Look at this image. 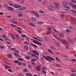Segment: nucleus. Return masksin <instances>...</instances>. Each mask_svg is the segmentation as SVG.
<instances>
[{
  "instance_id": "1",
  "label": "nucleus",
  "mask_w": 76,
  "mask_h": 76,
  "mask_svg": "<svg viewBox=\"0 0 76 76\" xmlns=\"http://www.w3.org/2000/svg\"><path fill=\"white\" fill-rule=\"evenodd\" d=\"M43 57H44V58H45L47 60H48V61H51V60H53V61H55V60L54 59V58H52L51 57L49 56H47V57L46 56H43Z\"/></svg>"
},
{
  "instance_id": "2",
  "label": "nucleus",
  "mask_w": 76,
  "mask_h": 76,
  "mask_svg": "<svg viewBox=\"0 0 76 76\" xmlns=\"http://www.w3.org/2000/svg\"><path fill=\"white\" fill-rule=\"evenodd\" d=\"M6 8L7 10H11V11H13V10H14V9H13V8L10 7L8 6Z\"/></svg>"
},
{
  "instance_id": "3",
  "label": "nucleus",
  "mask_w": 76,
  "mask_h": 76,
  "mask_svg": "<svg viewBox=\"0 0 76 76\" xmlns=\"http://www.w3.org/2000/svg\"><path fill=\"white\" fill-rule=\"evenodd\" d=\"M2 38H4L6 40H9V38L7 37L6 36V35H5L3 34L2 36Z\"/></svg>"
},
{
  "instance_id": "4",
  "label": "nucleus",
  "mask_w": 76,
  "mask_h": 76,
  "mask_svg": "<svg viewBox=\"0 0 76 76\" xmlns=\"http://www.w3.org/2000/svg\"><path fill=\"white\" fill-rule=\"evenodd\" d=\"M34 15L35 16L37 17V18H39V15L38 14V12H35L34 14Z\"/></svg>"
},
{
  "instance_id": "5",
  "label": "nucleus",
  "mask_w": 76,
  "mask_h": 76,
  "mask_svg": "<svg viewBox=\"0 0 76 76\" xmlns=\"http://www.w3.org/2000/svg\"><path fill=\"white\" fill-rule=\"evenodd\" d=\"M41 68L40 66H38L37 67L36 69V70H37V71H40V70H41Z\"/></svg>"
},
{
  "instance_id": "6",
  "label": "nucleus",
  "mask_w": 76,
  "mask_h": 76,
  "mask_svg": "<svg viewBox=\"0 0 76 76\" xmlns=\"http://www.w3.org/2000/svg\"><path fill=\"white\" fill-rule=\"evenodd\" d=\"M14 7H15V8H20L21 7V6L20 5H14Z\"/></svg>"
},
{
  "instance_id": "7",
  "label": "nucleus",
  "mask_w": 76,
  "mask_h": 76,
  "mask_svg": "<svg viewBox=\"0 0 76 76\" xmlns=\"http://www.w3.org/2000/svg\"><path fill=\"white\" fill-rule=\"evenodd\" d=\"M62 4L64 5V6H67V5H68L66 1H63L62 2Z\"/></svg>"
},
{
  "instance_id": "8",
  "label": "nucleus",
  "mask_w": 76,
  "mask_h": 76,
  "mask_svg": "<svg viewBox=\"0 0 76 76\" xmlns=\"http://www.w3.org/2000/svg\"><path fill=\"white\" fill-rule=\"evenodd\" d=\"M48 3V1H45L42 2V4L43 5H45V4H47Z\"/></svg>"
},
{
  "instance_id": "9",
  "label": "nucleus",
  "mask_w": 76,
  "mask_h": 76,
  "mask_svg": "<svg viewBox=\"0 0 76 76\" xmlns=\"http://www.w3.org/2000/svg\"><path fill=\"white\" fill-rule=\"evenodd\" d=\"M32 53H34V54H35L36 55H37V56L39 55V53H38V52H37L36 50L32 51Z\"/></svg>"
},
{
  "instance_id": "10",
  "label": "nucleus",
  "mask_w": 76,
  "mask_h": 76,
  "mask_svg": "<svg viewBox=\"0 0 76 76\" xmlns=\"http://www.w3.org/2000/svg\"><path fill=\"white\" fill-rule=\"evenodd\" d=\"M7 57H8V58H12V57L13 56L11 54H8L7 55Z\"/></svg>"
},
{
  "instance_id": "11",
  "label": "nucleus",
  "mask_w": 76,
  "mask_h": 76,
  "mask_svg": "<svg viewBox=\"0 0 76 76\" xmlns=\"http://www.w3.org/2000/svg\"><path fill=\"white\" fill-rule=\"evenodd\" d=\"M50 48L51 50H56V49L54 46H51L50 47Z\"/></svg>"
},
{
  "instance_id": "12",
  "label": "nucleus",
  "mask_w": 76,
  "mask_h": 76,
  "mask_svg": "<svg viewBox=\"0 0 76 76\" xmlns=\"http://www.w3.org/2000/svg\"><path fill=\"white\" fill-rule=\"evenodd\" d=\"M61 42L63 43V44H65V45H66L67 44V43L66 42V41L65 40H61Z\"/></svg>"
},
{
  "instance_id": "13",
  "label": "nucleus",
  "mask_w": 76,
  "mask_h": 76,
  "mask_svg": "<svg viewBox=\"0 0 76 76\" xmlns=\"http://www.w3.org/2000/svg\"><path fill=\"white\" fill-rule=\"evenodd\" d=\"M53 37H54L55 38H56V39H60V38L58 37H57V36L55 35H53Z\"/></svg>"
},
{
  "instance_id": "14",
  "label": "nucleus",
  "mask_w": 76,
  "mask_h": 76,
  "mask_svg": "<svg viewBox=\"0 0 76 76\" xmlns=\"http://www.w3.org/2000/svg\"><path fill=\"white\" fill-rule=\"evenodd\" d=\"M33 41L34 43H35V44H37V43H38V42H39L38 41L35 40H33Z\"/></svg>"
},
{
  "instance_id": "15",
  "label": "nucleus",
  "mask_w": 76,
  "mask_h": 76,
  "mask_svg": "<svg viewBox=\"0 0 76 76\" xmlns=\"http://www.w3.org/2000/svg\"><path fill=\"white\" fill-rule=\"evenodd\" d=\"M31 19L32 20V21H34V22H36V19L35 18H31Z\"/></svg>"
},
{
  "instance_id": "16",
  "label": "nucleus",
  "mask_w": 76,
  "mask_h": 76,
  "mask_svg": "<svg viewBox=\"0 0 76 76\" xmlns=\"http://www.w3.org/2000/svg\"><path fill=\"white\" fill-rule=\"evenodd\" d=\"M26 59H27V60H29L30 59V57L28 56H25Z\"/></svg>"
},
{
  "instance_id": "17",
  "label": "nucleus",
  "mask_w": 76,
  "mask_h": 76,
  "mask_svg": "<svg viewBox=\"0 0 76 76\" xmlns=\"http://www.w3.org/2000/svg\"><path fill=\"white\" fill-rule=\"evenodd\" d=\"M26 7H23L20 10H26Z\"/></svg>"
},
{
  "instance_id": "18",
  "label": "nucleus",
  "mask_w": 76,
  "mask_h": 76,
  "mask_svg": "<svg viewBox=\"0 0 76 76\" xmlns=\"http://www.w3.org/2000/svg\"><path fill=\"white\" fill-rule=\"evenodd\" d=\"M24 48H25V49H26V50H28V46H24Z\"/></svg>"
},
{
  "instance_id": "19",
  "label": "nucleus",
  "mask_w": 76,
  "mask_h": 76,
  "mask_svg": "<svg viewBox=\"0 0 76 76\" xmlns=\"http://www.w3.org/2000/svg\"><path fill=\"white\" fill-rule=\"evenodd\" d=\"M5 69H8V68H10V69H11V67L9 66H7L5 67Z\"/></svg>"
},
{
  "instance_id": "20",
  "label": "nucleus",
  "mask_w": 76,
  "mask_h": 76,
  "mask_svg": "<svg viewBox=\"0 0 76 76\" xmlns=\"http://www.w3.org/2000/svg\"><path fill=\"white\" fill-rule=\"evenodd\" d=\"M16 37L18 39H19L20 38V36H19V35L18 34H17L16 35Z\"/></svg>"
},
{
  "instance_id": "21",
  "label": "nucleus",
  "mask_w": 76,
  "mask_h": 76,
  "mask_svg": "<svg viewBox=\"0 0 76 76\" xmlns=\"http://www.w3.org/2000/svg\"><path fill=\"white\" fill-rule=\"evenodd\" d=\"M48 10H50V11H53V10H53V9L49 7H48Z\"/></svg>"
},
{
  "instance_id": "22",
  "label": "nucleus",
  "mask_w": 76,
  "mask_h": 76,
  "mask_svg": "<svg viewBox=\"0 0 76 76\" xmlns=\"http://www.w3.org/2000/svg\"><path fill=\"white\" fill-rule=\"evenodd\" d=\"M26 76H32V74H31L30 73H26Z\"/></svg>"
},
{
  "instance_id": "23",
  "label": "nucleus",
  "mask_w": 76,
  "mask_h": 76,
  "mask_svg": "<svg viewBox=\"0 0 76 76\" xmlns=\"http://www.w3.org/2000/svg\"><path fill=\"white\" fill-rule=\"evenodd\" d=\"M54 5H56V6H58L60 5V4L58 3H56L54 4Z\"/></svg>"
},
{
  "instance_id": "24",
  "label": "nucleus",
  "mask_w": 76,
  "mask_h": 76,
  "mask_svg": "<svg viewBox=\"0 0 76 76\" xmlns=\"http://www.w3.org/2000/svg\"><path fill=\"white\" fill-rule=\"evenodd\" d=\"M10 50H12V51H14V50H16V48H11Z\"/></svg>"
},
{
  "instance_id": "25",
  "label": "nucleus",
  "mask_w": 76,
  "mask_h": 76,
  "mask_svg": "<svg viewBox=\"0 0 76 76\" xmlns=\"http://www.w3.org/2000/svg\"><path fill=\"white\" fill-rule=\"evenodd\" d=\"M64 15L62 14H61V19H63V18L64 17Z\"/></svg>"
},
{
  "instance_id": "26",
  "label": "nucleus",
  "mask_w": 76,
  "mask_h": 76,
  "mask_svg": "<svg viewBox=\"0 0 76 76\" xmlns=\"http://www.w3.org/2000/svg\"><path fill=\"white\" fill-rule=\"evenodd\" d=\"M65 8H66V9H71V8L70 7H69L66 6L64 7Z\"/></svg>"
},
{
  "instance_id": "27",
  "label": "nucleus",
  "mask_w": 76,
  "mask_h": 76,
  "mask_svg": "<svg viewBox=\"0 0 76 76\" xmlns=\"http://www.w3.org/2000/svg\"><path fill=\"white\" fill-rule=\"evenodd\" d=\"M31 45H33V46H34V47H36V48H38V46L35 45H34L32 43H31Z\"/></svg>"
},
{
  "instance_id": "28",
  "label": "nucleus",
  "mask_w": 76,
  "mask_h": 76,
  "mask_svg": "<svg viewBox=\"0 0 76 76\" xmlns=\"http://www.w3.org/2000/svg\"><path fill=\"white\" fill-rule=\"evenodd\" d=\"M29 24L31 26H34V27H35V26L34 25V24H33V23H29Z\"/></svg>"
},
{
  "instance_id": "29",
  "label": "nucleus",
  "mask_w": 76,
  "mask_h": 76,
  "mask_svg": "<svg viewBox=\"0 0 76 76\" xmlns=\"http://www.w3.org/2000/svg\"><path fill=\"white\" fill-rule=\"evenodd\" d=\"M10 35H11L12 36L11 37V38H12V39H15V37H14V36H13V35H12V34H10Z\"/></svg>"
},
{
  "instance_id": "30",
  "label": "nucleus",
  "mask_w": 76,
  "mask_h": 76,
  "mask_svg": "<svg viewBox=\"0 0 76 76\" xmlns=\"http://www.w3.org/2000/svg\"><path fill=\"white\" fill-rule=\"evenodd\" d=\"M30 12L31 13H32V14H34V15L35 13V12L34 11H30Z\"/></svg>"
},
{
  "instance_id": "31",
  "label": "nucleus",
  "mask_w": 76,
  "mask_h": 76,
  "mask_svg": "<svg viewBox=\"0 0 76 76\" xmlns=\"http://www.w3.org/2000/svg\"><path fill=\"white\" fill-rule=\"evenodd\" d=\"M22 65L23 66H26V63H23L22 64Z\"/></svg>"
},
{
  "instance_id": "32",
  "label": "nucleus",
  "mask_w": 76,
  "mask_h": 76,
  "mask_svg": "<svg viewBox=\"0 0 76 76\" xmlns=\"http://www.w3.org/2000/svg\"><path fill=\"white\" fill-rule=\"evenodd\" d=\"M48 51L49 52H50V53H51V54H53V52H52V51L51 50H50V49H49L48 50Z\"/></svg>"
},
{
  "instance_id": "33",
  "label": "nucleus",
  "mask_w": 76,
  "mask_h": 76,
  "mask_svg": "<svg viewBox=\"0 0 76 76\" xmlns=\"http://www.w3.org/2000/svg\"><path fill=\"white\" fill-rule=\"evenodd\" d=\"M37 23H38V24H39V25H41L43 23L42 22L39 21L37 22Z\"/></svg>"
},
{
  "instance_id": "34",
  "label": "nucleus",
  "mask_w": 76,
  "mask_h": 76,
  "mask_svg": "<svg viewBox=\"0 0 76 76\" xmlns=\"http://www.w3.org/2000/svg\"><path fill=\"white\" fill-rule=\"evenodd\" d=\"M11 26H13V27H14V28H16V27H17V26H16L13 24H11Z\"/></svg>"
},
{
  "instance_id": "35",
  "label": "nucleus",
  "mask_w": 76,
  "mask_h": 76,
  "mask_svg": "<svg viewBox=\"0 0 76 76\" xmlns=\"http://www.w3.org/2000/svg\"><path fill=\"white\" fill-rule=\"evenodd\" d=\"M60 37H61V38H63V37H64V36L63 35V34H61L60 35Z\"/></svg>"
},
{
  "instance_id": "36",
  "label": "nucleus",
  "mask_w": 76,
  "mask_h": 76,
  "mask_svg": "<svg viewBox=\"0 0 76 76\" xmlns=\"http://www.w3.org/2000/svg\"><path fill=\"white\" fill-rule=\"evenodd\" d=\"M36 59L35 58H33V59H32L31 61H33V62H34V61H36Z\"/></svg>"
},
{
  "instance_id": "37",
  "label": "nucleus",
  "mask_w": 76,
  "mask_h": 76,
  "mask_svg": "<svg viewBox=\"0 0 76 76\" xmlns=\"http://www.w3.org/2000/svg\"><path fill=\"white\" fill-rule=\"evenodd\" d=\"M24 44H29V42H24Z\"/></svg>"
},
{
  "instance_id": "38",
  "label": "nucleus",
  "mask_w": 76,
  "mask_h": 76,
  "mask_svg": "<svg viewBox=\"0 0 76 76\" xmlns=\"http://www.w3.org/2000/svg\"><path fill=\"white\" fill-rule=\"evenodd\" d=\"M39 12H40V13H43L44 12L43 11L40 10L39 11Z\"/></svg>"
},
{
  "instance_id": "39",
  "label": "nucleus",
  "mask_w": 76,
  "mask_h": 76,
  "mask_svg": "<svg viewBox=\"0 0 76 76\" xmlns=\"http://www.w3.org/2000/svg\"><path fill=\"white\" fill-rule=\"evenodd\" d=\"M76 72V70H75V69H73L71 70L72 72Z\"/></svg>"
},
{
  "instance_id": "40",
  "label": "nucleus",
  "mask_w": 76,
  "mask_h": 76,
  "mask_svg": "<svg viewBox=\"0 0 76 76\" xmlns=\"http://www.w3.org/2000/svg\"><path fill=\"white\" fill-rule=\"evenodd\" d=\"M18 60H20V61H23V59L20 58H18Z\"/></svg>"
},
{
  "instance_id": "41",
  "label": "nucleus",
  "mask_w": 76,
  "mask_h": 76,
  "mask_svg": "<svg viewBox=\"0 0 76 76\" xmlns=\"http://www.w3.org/2000/svg\"><path fill=\"white\" fill-rule=\"evenodd\" d=\"M42 72L44 74H46V72H45V71L44 70H42Z\"/></svg>"
},
{
  "instance_id": "42",
  "label": "nucleus",
  "mask_w": 76,
  "mask_h": 76,
  "mask_svg": "<svg viewBox=\"0 0 76 76\" xmlns=\"http://www.w3.org/2000/svg\"><path fill=\"white\" fill-rule=\"evenodd\" d=\"M69 41L70 42V44H73V43H72V41H71V40H69Z\"/></svg>"
},
{
  "instance_id": "43",
  "label": "nucleus",
  "mask_w": 76,
  "mask_h": 76,
  "mask_svg": "<svg viewBox=\"0 0 76 76\" xmlns=\"http://www.w3.org/2000/svg\"><path fill=\"white\" fill-rule=\"evenodd\" d=\"M71 1L72 3H76V0H72Z\"/></svg>"
},
{
  "instance_id": "44",
  "label": "nucleus",
  "mask_w": 76,
  "mask_h": 76,
  "mask_svg": "<svg viewBox=\"0 0 76 76\" xmlns=\"http://www.w3.org/2000/svg\"><path fill=\"white\" fill-rule=\"evenodd\" d=\"M8 71L10 72H12V70L10 69H8Z\"/></svg>"
},
{
  "instance_id": "45",
  "label": "nucleus",
  "mask_w": 76,
  "mask_h": 76,
  "mask_svg": "<svg viewBox=\"0 0 76 76\" xmlns=\"http://www.w3.org/2000/svg\"><path fill=\"white\" fill-rule=\"evenodd\" d=\"M22 37H26V36L25 34H22L21 35Z\"/></svg>"
},
{
  "instance_id": "46",
  "label": "nucleus",
  "mask_w": 76,
  "mask_h": 76,
  "mask_svg": "<svg viewBox=\"0 0 76 76\" xmlns=\"http://www.w3.org/2000/svg\"><path fill=\"white\" fill-rule=\"evenodd\" d=\"M24 2H25V1L24 0H23L20 2V3H24Z\"/></svg>"
},
{
  "instance_id": "47",
  "label": "nucleus",
  "mask_w": 76,
  "mask_h": 76,
  "mask_svg": "<svg viewBox=\"0 0 76 76\" xmlns=\"http://www.w3.org/2000/svg\"><path fill=\"white\" fill-rule=\"evenodd\" d=\"M14 51L15 52V53H18V54L19 53V51L17 50H15Z\"/></svg>"
},
{
  "instance_id": "48",
  "label": "nucleus",
  "mask_w": 76,
  "mask_h": 76,
  "mask_svg": "<svg viewBox=\"0 0 76 76\" xmlns=\"http://www.w3.org/2000/svg\"><path fill=\"white\" fill-rule=\"evenodd\" d=\"M19 62V61H14V63H18Z\"/></svg>"
},
{
  "instance_id": "49",
  "label": "nucleus",
  "mask_w": 76,
  "mask_h": 76,
  "mask_svg": "<svg viewBox=\"0 0 76 76\" xmlns=\"http://www.w3.org/2000/svg\"><path fill=\"white\" fill-rule=\"evenodd\" d=\"M23 71L24 72H26L28 71V70L26 69H24L23 70Z\"/></svg>"
},
{
  "instance_id": "50",
  "label": "nucleus",
  "mask_w": 76,
  "mask_h": 76,
  "mask_svg": "<svg viewBox=\"0 0 76 76\" xmlns=\"http://www.w3.org/2000/svg\"><path fill=\"white\" fill-rule=\"evenodd\" d=\"M18 76H24V75H23L22 74H18Z\"/></svg>"
},
{
  "instance_id": "51",
  "label": "nucleus",
  "mask_w": 76,
  "mask_h": 76,
  "mask_svg": "<svg viewBox=\"0 0 76 76\" xmlns=\"http://www.w3.org/2000/svg\"><path fill=\"white\" fill-rule=\"evenodd\" d=\"M14 55L16 56V57H17L18 55V54H17V53H14Z\"/></svg>"
},
{
  "instance_id": "52",
  "label": "nucleus",
  "mask_w": 76,
  "mask_h": 76,
  "mask_svg": "<svg viewBox=\"0 0 76 76\" xmlns=\"http://www.w3.org/2000/svg\"><path fill=\"white\" fill-rule=\"evenodd\" d=\"M71 19L73 20H76V19L73 17H71Z\"/></svg>"
},
{
  "instance_id": "53",
  "label": "nucleus",
  "mask_w": 76,
  "mask_h": 76,
  "mask_svg": "<svg viewBox=\"0 0 76 76\" xmlns=\"http://www.w3.org/2000/svg\"><path fill=\"white\" fill-rule=\"evenodd\" d=\"M46 69V67H43L42 68V70H45Z\"/></svg>"
},
{
  "instance_id": "54",
  "label": "nucleus",
  "mask_w": 76,
  "mask_h": 76,
  "mask_svg": "<svg viewBox=\"0 0 76 76\" xmlns=\"http://www.w3.org/2000/svg\"><path fill=\"white\" fill-rule=\"evenodd\" d=\"M17 31H18V32L19 34H21L22 32H21V31H20V30H18Z\"/></svg>"
},
{
  "instance_id": "55",
  "label": "nucleus",
  "mask_w": 76,
  "mask_h": 76,
  "mask_svg": "<svg viewBox=\"0 0 76 76\" xmlns=\"http://www.w3.org/2000/svg\"><path fill=\"white\" fill-rule=\"evenodd\" d=\"M18 16H20V17H21V16H22L23 15H22L21 14H18Z\"/></svg>"
},
{
  "instance_id": "56",
  "label": "nucleus",
  "mask_w": 76,
  "mask_h": 76,
  "mask_svg": "<svg viewBox=\"0 0 76 76\" xmlns=\"http://www.w3.org/2000/svg\"><path fill=\"white\" fill-rule=\"evenodd\" d=\"M72 76H76V73H74V74H73L72 75Z\"/></svg>"
},
{
  "instance_id": "57",
  "label": "nucleus",
  "mask_w": 76,
  "mask_h": 76,
  "mask_svg": "<svg viewBox=\"0 0 76 76\" xmlns=\"http://www.w3.org/2000/svg\"><path fill=\"white\" fill-rule=\"evenodd\" d=\"M17 64H18V65H22V63H20V62H18V63Z\"/></svg>"
},
{
  "instance_id": "58",
  "label": "nucleus",
  "mask_w": 76,
  "mask_h": 76,
  "mask_svg": "<svg viewBox=\"0 0 76 76\" xmlns=\"http://www.w3.org/2000/svg\"><path fill=\"white\" fill-rule=\"evenodd\" d=\"M71 23H72L73 25H75V23L74 22H73V21H71Z\"/></svg>"
},
{
  "instance_id": "59",
  "label": "nucleus",
  "mask_w": 76,
  "mask_h": 76,
  "mask_svg": "<svg viewBox=\"0 0 76 76\" xmlns=\"http://www.w3.org/2000/svg\"><path fill=\"white\" fill-rule=\"evenodd\" d=\"M48 31H50L51 30V28H48Z\"/></svg>"
},
{
  "instance_id": "60",
  "label": "nucleus",
  "mask_w": 76,
  "mask_h": 76,
  "mask_svg": "<svg viewBox=\"0 0 76 76\" xmlns=\"http://www.w3.org/2000/svg\"><path fill=\"white\" fill-rule=\"evenodd\" d=\"M44 39L45 40H46V41H47V40H48V39L46 37H44Z\"/></svg>"
},
{
  "instance_id": "61",
  "label": "nucleus",
  "mask_w": 76,
  "mask_h": 76,
  "mask_svg": "<svg viewBox=\"0 0 76 76\" xmlns=\"http://www.w3.org/2000/svg\"><path fill=\"white\" fill-rule=\"evenodd\" d=\"M0 48H4V47L3 46H0Z\"/></svg>"
},
{
  "instance_id": "62",
  "label": "nucleus",
  "mask_w": 76,
  "mask_h": 76,
  "mask_svg": "<svg viewBox=\"0 0 76 76\" xmlns=\"http://www.w3.org/2000/svg\"><path fill=\"white\" fill-rule=\"evenodd\" d=\"M31 64H32L34 66V65H35V62H31Z\"/></svg>"
},
{
  "instance_id": "63",
  "label": "nucleus",
  "mask_w": 76,
  "mask_h": 76,
  "mask_svg": "<svg viewBox=\"0 0 76 76\" xmlns=\"http://www.w3.org/2000/svg\"><path fill=\"white\" fill-rule=\"evenodd\" d=\"M72 6H73V7L74 8H76V5H73Z\"/></svg>"
},
{
  "instance_id": "64",
  "label": "nucleus",
  "mask_w": 76,
  "mask_h": 76,
  "mask_svg": "<svg viewBox=\"0 0 76 76\" xmlns=\"http://www.w3.org/2000/svg\"><path fill=\"white\" fill-rule=\"evenodd\" d=\"M66 32H70V30L69 29H67L66 30Z\"/></svg>"
}]
</instances>
